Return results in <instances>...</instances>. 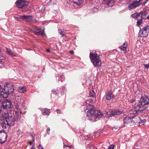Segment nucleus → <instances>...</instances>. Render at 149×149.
<instances>
[{
  "label": "nucleus",
  "mask_w": 149,
  "mask_h": 149,
  "mask_svg": "<svg viewBox=\"0 0 149 149\" xmlns=\"http://www.w3.org/2000/svg\"><path fill=\"white\" fill-rule=\"evenodd\" d=\"M53 91L56 94H58L59 93V90L57 89H54Z\"/></svg>",
  "instance_id": "obj_35"
},
{
  "label": "nucleus",
  "mask_w": 149,
  "mask_h": 149,
  "mask_svg": "<svg viewBox=\"0 0 149 149\" xmlns=\"http://www.w3.org/2000/svg\"><path fill=\"white\" fill-rule=\"evenodd\" d=\"M106 98L108 100H110L115 97L113 93L111 91H109L106 94Z\"/></svg>",
  "instance_id": "obj_15"
},
{
  "label": "nucleus",
  "mask_w": 149,
  "mask_h": 149,
  "mask_svg": "<svg viewBox=\"0 0 149 149\" xmlns=\"http://www.w3.org/2000/svg\"><path fill=\"white\" fill-rule=\"evenodd\" d=\"M104 3L109 7H111L114 4V0H103Z\"/></svg>",
  "instance_id": "obj_14"
},
{
  "label": "nucleus",
  "mask_w": 149,
  "mask_h": 149,
  "mask_svg": "<svg viewBox=\"0 0 149 149\" xmlns=\"http://www.w3.org/2000/svg\"><path fill=\"white\" fill-rule=\"evenodd\" d=\"M141 15V18L142 19H145L146 18V15L147 14V12L145 11H142L140 13Z\"/></svg>",
  "instance_id": "obj_24"
},
{
  "label": "nucleus",
  "mask_w": 149,
  "mask_h": 149,
  "mask_svg": "<svg viewBox=\"0 0 149 149\" xmlns=\"http://www.w3.org/2000/svg\"><path fill=\"white\" fill-rule=\"evenodd\" d=\"M90 58L91 62L95 67H100L101 66V62L99 58L100 57L97 54H94L90 52Z\"/></svg>",
  "instance_id": "obj_4"
},
{
  "label": "nucleus",
  "mask_w": 149,
  "mask_h": 149,
  "mask_svg": "<svg viewBox=\"0 0 149 149\" xmlns=\"http://www.w3.org/2000/svg\"><path fill=\"white\" fill-rule=\"evenodd\" d=\"M1 106L3 109H8L11 107L12 103L10 100L5 99L1 102Z\"/></svg>",
  "instance_id": "obj_6"
},
{
  "label": "nucleus",
  "mask_w": 149,
  "mask_h": 149,
  "mask_svg": "<svg viewBox=\"0 0 149 149\" xmlns=\"http://www.w3.org/2000/svg\"><path fill=\"white\" fill-rule=\"evenodd\" d=\"M148 33L144 28L143 30H140L139 33V37H146L148 36Z\"/></svg>",
  "instance_id": "obj_12"
},
{
  "label": "nucleus",
  "mask_w": 149,
  "mask_h": 149,
  "mask_svg": "<svg viewBox=\"0 0 149 149\" xmlns=\"http://www.w3.org/2000/svg\"><path fill=\"white\" fill-rule=\"evenodd\" d=\"M67 147H68L70 148H72V146H67Z\"/></svg>",
  "instance_id": "obj_50"
},
{
  "label": "nucleus",
  "mask_w": 149,
  "mask_h": 149,
  "mask_svg": "<svg viewBox=\"0 0 149 149\" xmlns=\"http://www.w3.org/2000/svg\"><path fill=\"white\" fill-rule=\"evenodd\" d=\"M25 87V86L19 87L18 91L19 93H24L26 92Z\"/></svg>",
  "instance_id": "obj_23"
},
{
  "label": "nucleus",
  "mask_w": 149,
  "mask_h": 149,
  "mask_svg": "<svg viewBox=\"0 0 149 149\" xmlns=\"http://www.w3.org/2000/svg\"><path fill=\"white\" fill-rule=\"evenodd\" d=\"M44 34V30H43L42 31V33H41V32L40 33V35H43Z\"/></svg>",
  "instance_id": "obj_41"
},
{
  "label": "nucleus",
  "mask_w": 149,
  "mask_h": 149,
  "mask_svg": "<svg viewBox=\"0 0 149 149\" xmlns=\"http://www.w3.org/2000/svg\"><path fill=\"white\" fill-rule=\"evenodd\" d=\"M45 9V7H43L42 8H41V13H43L44 11V9Z\"/></svg>",
  "instance_id": "obj_37"
},
{
  "label": "nucleus",
  "mask_w": 149,
  "mask_h": 149,
  "mask_svg": "<svg viewBox=\"0 0 149 149\" xmlns=\"http://www.w3.org/2000/svg\"><path fill=\"white\" fill-rule=\"evenodd\" d=\"M21 116V114L19 113H18V112H16L15 116H13L15 121L19 120L20 119Z\"/></svg>",
  "instance_id": "obj_19"
},
{
  "label": "nucleus",
  "mask_w": 149,
  "mask_h": 149,
  "mask_svg": "<svg viewBox=\"0 0 149 149\" xmlns=\"http://www.w3.org/2000/svg\"><path fill=\"white\" fill-rule=\"evenodd\" d=\"M0 88L2 91V97L4 98L8 97V95L12 93L14 91V87L12 84H7L5 85L3 88H2L0 85Z\"/></svg>",
  "instance_id": "obj_3"
},
{
  "label": "nucleus",
  "mask_w": 149,
  "mask_h": 149,
  "mask_svg": "<svg viewBox=\"0 0 149 149\" xmlns=\"http://www.w3.org/2000/svg\"><path fill=\"white\" fill-rule=\"evenodd\" d=\"M91 147H90V149H91Z\"/></svg>",
  "instance_id": "obj_55"
},
{
  "label": "nucleus",
  "mask_w": 149,
  "mask_h": 149,
  "mask_svg": "<svg viewBox=\"0 0 149 149\" xmlns=\"http://www.w3.org/2000/svg\"><path fill=\"white\" fill-rule=\"evenodd\" d=\"M24 104V102H23L22 103V105L23 106V104Z\"/></svg>",
  "instance_id": "obj_54"
},
{
  "label": "nucleus",
  "mask_w": 149,
  "mask_h": 149,
  "mask_svg": "<svg viewBox=\"0 0 149 149\" xmlns=\"http://www.w3.org/2000/svg\"><path fill=\"white\" fill-rule=\"evenodd\" d=\"M89 95L91 97H94L95 96V94L93 90H91L89 92Z\"/></svg>",
  "instance_id": "obj_25"
},
{
  "label": "nucleus",
  "mask_w": 149,
  "mask_h": 149,
  "mask_svg": "<svg viewBox=\"0 0 149 149\" xmlns=\"http://www.w3.org/2000/svg\"><path fill=\"white\" fill-rule=\"evenodd\" d=\"M114 148V146L113 145H111L108 148V149H113Z\"/></svg>",
  "instance_id": "obj_34"
},
{
  "label": "nucleus",
  "mask_w": 149,
  "mask_h": 149,
  "mask_svg": "<svg viewBox=\"0 0 149 149\" xmlns=\"http://www.w3.org/2000/svg\"><path fill=\"white\" fill-rule=\"evenodd\" d=\"M36 32L38 33L37 34H40L41 31V29L40 28H37L36 29Z\"/></svg>",
  "instance_id": "obj_30"
},
{
  "label": "nucleus",
  "mask_w": 149,
  "mask_h": 149,
  "mask_svg": "<svg viewBox=\"0 0 149 149\" xmlns=\"http://www.w3.org/2000/svg\"><path fill=\"white\" fill-rule=\"evenodd\" d=\"M6 53L9 55L13 56H16V55L15 54H14L11 51L10 49L9 48H6Z\"/></svg>",
  "instance_id": "obj_20"
},
{
  "label": "nucleus",
  "mask_w": 149,
  "mask_h": 149,
  "mask_svg": "<svg viewBox=\"0 0 149 149\" xmlns=\"http://www.w3.org/2000/svg\"><path fill=\"white\" fill-rule=\"evenodd\" d=\"M143 0H139L138 1H135L130 4L128 8L130 10L134 9L141 4V2Z\"/></svg>",
  "instance_id": "obj_9"
},
{
  "label": "nucleus",
  "mask_w": 149,
  "mask_h": 149,
  "mask_svg": "<svg viewBox=\"0 0 149 149\" xmlns=\"http://www.w3.org/2000/svg\"><path fill=\"white\" fill-rule=\"evenodd\" d=\"M15 108L17 110L18 112L20 111V109H19V106L17 103H15L14 104Z\"/></svg>",
  "instance_id": "obj_27"
},
{
  "label": "nucleus",
  "mask_w": 149,
  "mask_h": 149,
  "mask_svg": "<svg viewBox=\"0 0 149 149\" xmlns=\"http://www.w3.org/2000/svg\"><path fill=\"white\" fill-rule=\"evenodd\" d=\"M140 121V122H139V123H145L146 122V120L145 119H143V120H141Z\"/></svg>",
  "instance_id": "obj_36"
},
{
  "label": "nucleus",
  "mask_w": 149,
  "mask_h": 149,
  "mask_svg": "<svg viewBox=\"0 0 149 149\" xmlns=\"http://www.w3.org/2000/svg\"><path fill=\"white\" fill-rule=\"evenodd\" d=\"M33 17L31 15H21L18 17H17V20L20 21L24 20L26 21L31 22L33 21Z\"/></svg>",
  "instance_id": "obj_7"
},
{
  "label": "nucleus",
  "mask_w": 149,
  "mask_h": 149,
  "mask_svg": "<svg viewBox=\"0 0 149 149\" xmlns=\"http://www.w3.org/2000/svg\"><path fill=\"white\" fill-rule=\"evenodd\" d=\"M70 53L71 54H74V51L73 50H70Z\"/></svg>",
  "instance_id": "obj_44"
},
{
  "label": "nucleus",
  "mask_w": 149,
  "mask_h": 149,
  "mask_svg": "<svg viewBox=\"0 0 149 149\" xmlns=\"http://www.w3.org/2000/svg\"><path fill=\"white\" fill-rule=\"evenodd\" d=\"M16 6L19 8H21L27 6L28 3L22 0H17L16 2Z\"/></svg>",
  "instance_id": "obj_10"
},
{
  "label": "nucleus",
  "mask_w": 149,
  "mask_h": 149,
  "mask_svg": "<svg viewBox=\"0 0 149 149\" xmlns=\"http://www.w3.org/2000/svg\"><path fill=\"white\" fill-rule=\"evenodd\" d=\"M149 104V96L145 94L140 98L139 101L135 103L134 107L136 109L143 111L144 109V106Z\"/></svg>",
  "instance_id": "obj_2"
},
{
  "label": "nucleus",
  "mask_w": 149,
  "mask_h": 149,
  "mask_svg": "<svg viewBox=\"0 0 149 149\" xmlns=\"http://www.w3.org/2000/svg\"><path fill=\"white\" fill-rule=\"evenodd\" d=\"M58 33L61 35V37L63 38L64 37H66L65 33L64 31H62L61 29H58Z\"/></svg>",
  "instance_id": "obj_22"
},
{
  "label": "nucleus",
  "mask_w": 149,
  "mask_h": 149,
  "mask_svg": "<svg viewBox=\"0 0 149 149\" xmlns=\"http://www.w3.org/2000/svg\"><path fill=\"white\" fill-rule=\"evenodd\" d=\"M126 45H125V43H124L120 47V49L121 50L125 51L127 50Z\"/></svg>",
  "instance_id": "obj_26"
},
{
  "label": "nucleus",
  "mask_w": 149,
  "mask_h": 149,
  "mask_svg": "<svg viewBox=\"0 0 149 149\" xmlns=\"http://www.w3.org/2000/svg\"><path fill=\"white\" fill-rule=\"evenodd\" d=\"M83 0H73V2L74 3L76 4L78 6H79L82 4Z\"/></svg>",
  "instance_id": "obj_21"
},
{
  "label": "nucleus",
  "mask_w": 149,
  "mask_h": 149,
  "mask_svg": "<svg viewBox=\"0 0 149 149\" xmlns=\"http://www.w3.org/2000/svg\"><path fill=\"white\" fill-rule=\"evenodd\" d=\"M34 147V144H33L32 145V147L31 148V149H36V148Z\"/></svg>",
  "instance_id": "obj_45"
},
{
  "label": "nucleus",
  "mask_w": 149,
  "mask_h": 149,
  "mask_svg": "<svg viewBox=\"0 0 149 149\" xmlns=\"http://www.w3.org/2000/svg\"><path fill=\"white\" fill-rule=\"evenodd\" d=\"M56 111L57 113H61V110L59 109L56 110Z\"/></svg>",
  "instance_id": "obj_40"
},
{
  "label": "nucleus",
  "mask_w": 149,
  "mask_h": 149,
  "mask_svg": "<svg viewBox=\"0 0 149 149\" xmlns=\"http://www.w3.org/2000/svg\"><path fill=\"white\" fill-rule=\"evenodd\" d=\"M0 127L1 126L3 129L6 128L7 124L6 122L5 116V117L0 116Z\"/></svg>",
  "instance_id": "obj_11"
},
{
  "label": "nucleus",
  "mask_w": 149,
  "mask_h": 149,
  "mask_svg": "<svg viewBox=\"0 0 149 149\" xmlns=\"http://www.w3.org/2000/svg\"><path fill=\"white\" fill-rule=\"evenodd\" d=\"M67 146L65 145L64 143H63V147L64 148H65L66 147H67Z\"/></svg>",
  "instance_id": "obj_47"
},
{
  "label": "nucleus",
  "mask_w": 149,
  "mask_h": 149,
  "mask_svg": "<svg viewBox=\"0 0 149 149\" xmlns=\"http://www.w3.org/2000/svg\"><path fill=\"white\" fill-rule=\"evenodd\" d=\"M93 100H92L91 99H90V101H89V102H88V103H89V102H90V103H93Z\"/></svg>",
  "instance_id": "obj_43"
},
{
  "label": "nucleus",
  "mask_w": 149,
  "mask_h": 149,
  "mask_svg": "<svg viewBox=\"0 0 149 149\" xmlns=\"http://www.w3.org/2000/svg\"><path fill=\"white\" fill-rule=\"evenodd\" d=\"M41 110L42 111V114L45 115H49L50 113V109L47 108L41 109Z\"/></svg>",
  "instance_id": "obj_17"
},
{
  "label": "nucleus",
  "mask_w": 149,
  "mask_h": 149,
  "mask_svg": "<svg viewBox=\"0 0 149 149\" xmlns=\"http://www.w3.org/2000/svg\"><path fill=\"white\" fill-rule=\"evenodd\" d=\"M39 149H44L42 146L41 145H39Z\"/></svg>",
  "instance_id": "obj_42"
},
{
  "label": "nucleus",
  "mask_w": 149,
  "mask_h": 149,
  "mask_svg": "<svg viewBox=\"0 0 149 149\" xmlns=\"http://www.w3.org/2000/svg\"><path fill=\"white\" fill-rule=\"evenodd\" d=\"M92 10L94 13H96L98 11V9L97 8H95L92 9Z\"/></svg>",
  "instance_id": "obj_31"
},
{
  "label": "nucleus",
  "mask_w": 149,
  "mask_h": 149,
  "mask_svg": "<svg viewBox=\"0 0 149 149\" xmlns=\"http://www.w3.org/2000/svg\"><path fill=\"white\" fill-rule=\"evenodd\" d=\"M50 131V129L49 127H48L47 129V132L48 134H49V131Z\"/></svg>",
  "instance_id": "obj_39"
},
{
  "label": "nucleus",
  "mask_w": 149,
  "mask_h": 149,
  "mask_svg": "<svg viewBox=\"0 0 149 149\" xmlns=\"http://www.w3.org/2000/svg\"><path fill=\"white\" fill-rule=\"evenodd\" d=\"M113 130L114 131H117V130H118V129H116L115 128H113Z\"/></svg>",
  "instance_id": "obj_48"
},
{
  "label": "nucleus",
  "mask_w": 149,
  "mask_h": 149,
  "mask_svg": "<svg viewBox=\"0 0 149 149\" xmlns=\"http://www.w3.org/2000/svg\"><path fill=\"white\" fill-rule=\"evenodd\" d=\"M142 18L138 20L137 22L138 26H139L141 25V24L142 23Z\"/></svg>",
  "instance_id": "obj_29"
},
{
  "label": "nucleus",
  "mask_w": 149,
  "mask_h": 149,
  "mask_svg": "<svg viewBox=\"0 0 149 149\" xmlns=\"http://www.w3.org/2000/svg\"><path fill=\"white\" fill-rule=\"evenodd\" d=\"M133 117V116H127L125 117L124 119V124H128L129 123L132 122V118Z\"/></svg>",
  "instance_id": "obj_16"
},
{
  "label": "nucleus",
  "mask_w": 149,
  "mask_h": 149,
  "mask_svg": "<svg viewBox=\"0 0 149 149\" xmlns=\"http://www.w3.org/2000/svg\"><path fill=\"white\" fill-rule=\"evenodd\" d=\"M47 52H50V50L49 49H47Z\"/></svg>",
  "instance_id": "obj_52"
},
{
  "label": "nucleus",
  "mask_w": 149,
  "mask_h": 149,
  "mask_svg": "<svg viewBox=\"0 0 149 149\" xmlns=\"http://www.w3.org/2000/svg\"><path fill=\"white\" fill-rule=\"evenodd\" d=\"M135 110L134 109H132L130 110L129 111V113L131 114L134 115V116H136V115L139 113H140L142 111H140V110Z\"/></svg>",
  "instance_id": "obj_18"
},
{
  "label": "nucleus",
  "mask_w": 149,
  "mask_h": 149,
  "mask_svg": "<svg viewBox=\"0 0 149 149\" xmlns=\"http://www.w3.org/2000/svg\"><path fill=\"white\" fill-rule=\"evenodd\" d=\"M144 66L145 68H149V65L148 64H144Z\"/></svg>",
  "instance_id": "obj_38"
},
{
  "label": "nucleus",
  "mask_w": 149,
  "mask_h": 149,
  "mask_svg": "<svg viewBox=\"0 0 149 149\" xmlns=\"http://www.w3.org/2000/svg\"><path fill=\"white\" fill-rule=\"evenodd\" d=\"M146 2H147V1H146V2H143V3H141V5H144L146 4Z\"/></svg>",
  "instance_id": "obj_46"
},
{
  "label": "nucleus",
  "mask_w": 149,
  "mask_h": 149,
  "mask_svg": "<svg viewBox=\"0 0 149 149\" xmlns=\"http://www.w3.org/2000/svg\"><path fill=\"white\" fill-rule=\"evenodd\" d=\"M29 144L30 145H31L33 144V143L32 142H30Z\"/></svg>",
  "instance_id": "obj_51"
},
{
  "label": "nucleus",
  "mask_w": 149,
  "mask_h": 149,
  "mask_svg": "<svg viewBox=\"0 0 149 149\" xmlns=\"http://www.w3.org/2000/svg\"><path fill=\"white\" fill-rule=\"evenodd\" d=\"M17 132L19 135H21L23 133V132L21 131L20 130H18Z\"/></svg>",
  "instance_id": "obj_33"
},
{
  "label": "nucleus",
  "mask_w": 149,
  "mask_h": 149,
  "mask_svg": "<svg viewBox=\"0 0 149 149\" xmlns=\"http://www.w3.org/2000/svg\"><path fill=\"white\" fill-rule=\"evenodd\" d=\"M145 29L146 31L148 33H149V26H147L145 27L144 28Z\"/></svg>",
  "instance_id": "obj_32"
},
{
  "label": "nucleus",
  "mask_w": 149,
  "mask_h": 149,
  "mask_svg": "<svg viewBox=\"0 0 149 149\" xmlns=\"http://www.w3.org/2000/svg\"><path fill=\"white\" fill-rule=\"evenodd\" d=\"M3 62L2 59H0V63H3Z\"/></svg>",
  "instance_id": "obj_49"
},
{
  "label": "nucleus",
  "mask_w": 149,
  "mask_h": 149,
  "mask_svg": "<svg viewBox=\"0 0 149 149\" xmlns=\"http://www.w3.org/2000/svg\"><path fill=\"white\" fill-rule=\"evenodd\" d=\"M147 18L149 19V15L148 16V17H147Z\"/></svg>",
  "instance_id": "obj_53"
},
{
  "label": "nucleus",
  "mask_w": 149,
  "mask_h": 149,
  "mask_svg": "<svg viewBox=\"0 0 149 149\" xmlns=\"http://www.w3.org/2000/svg\"><path fill=\"white\" fill-rule=\"evenodd\" d=\"M8 136L3 130H0V144H2L7 141Z\"/></svg>",
  "instance_id": "obj_8"
},
{
  "label": "nucleus",
  "mask_w": 149,
  "mask_h": 149,
  "mask_svg": "<svg viewBox=\"0 0 149 149\" xmlns=\"http://www.w3.org/2000/svg\"><path fill=\"white\" fill-rule=\"evenodd\" d=\"M13 115V113H12L10 111H9L5 114V120L7 125L11 126L14 125L15 120Z\"/></svg>",
  "instance_id": "obj_5"
},
{
  "label": "nucleus",
  "mask_w": 149,
  "mask_h": 149,
  "mask_svg": "<svg viewBox=\"0 0 149 149\" xmlns=\"http://www.w3.org/2000/svg\"><path fill=\"white\" fill-rule=\"evenodd\" d=\"M140 14V13H136L132 15V16L134 18H136L139 16Z\"/></svg>",
  "instance_id": "obj_28"
},
{
  "label": "nucleus",
  "mask_w": 149,
  "mask_h": 149,
  "mask_svg": "<svg viewBox=\"0 0 149 149\" xmlns=\"http://www.w3.org/2000/svg\"><path fill=\"white\" fill-rule=\"evenodd\" d=\"M122 113L123 112L119 110H116L115 111H109L107 113L108 115L110 116L112 115L113 116L116 117V115L120 114Z\"/></svg>",
  "instance_id": "obj_13"
},
{
  "label": "nucleus",
  "mask_w": 149,
  "mask_h": 149,
  "mask_svg": "<svg viewBox=\"0 0 149 149\" xmlns=\"http://www.w3.org/2000/svg\"><path fill=\"white\" fill-rule=\"evenodd\" d=\"M89 100H86L84 103V105H87V109L85 111L87 112V116L88 119L94 122L103 116V114L100 111L95 110L93 105H91L88 103Z\"/></svg>",
  "instance_id": "obj_1"
}]
</instances>
